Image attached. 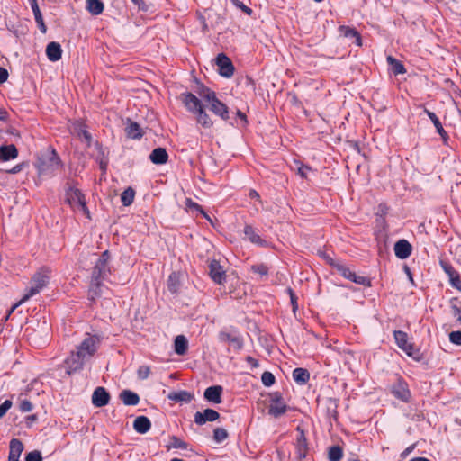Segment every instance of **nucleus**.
<instances>
[{"mask_svg": "<svg viewBox=\"0 0 461 461\" xmlns=\"http://www.w3.org/2000/svg\"><path fill=\"white\" fill-rule=\"evenodd\" d=\"M425 113H427V115L429 117V119L433 122L438 133L442 137V139L444 140H446L447 139V134L446 131L444 130V128H443L440 121L437 117V115L434 113H432L427 109L425 110Z\"/></svg>", "mask_w": 461, "mask_h": 461, "instance_id": "c756f323", "label": "nucleus"}, {"mask_svg": "<svg viewBox=\"0 0 461 461\" xmlns=\"http://www.w3.org/2000/svg\"><path fill=\"white\" fill-rule=\"evenodd\" d=\"M167 397L175 402H190L194 399V394L187 391H178L170 393Z\"/></svg>", "mask_w": 461, "mask_h": 461, "instance_id": "cd10ccee", "label": "nucleus"}, {"mask_svg": "<svg viewBox=\"0 0 461 461\" xmlns=\"http://www.w3.org/2000/svg\"><path fill=\"white\" fill-rule=\"evenodd\" d=\"M19 408L22 411L28 412L32 410V404L29 400L24 399L20 402Z\"/></svg>", "mask_w": 461, "mask_h": 461, "instance_id": "de8ad7c7", "label": "nucleus"}, {"mask_svg": "<svg viewBox=\"0 0 461 461\" xmlns=\"http://www.w3.org/2000/svg\"><path fill=\"white\" fill-rule=\"evenodd\" d=\"M452 314L461 323V309L455 303L451 304Z\"/></svg>", "mask_w": 461, "mask_h": 461, "instance_id": "5fc2aeb1", "label": "nucleus"}, {"mask_svg": "<svg viewBox=\"0 0 461 461\" xmlns=\"http://www.w3.org/2000/svg\"><path fill=\"white\" fill-rule=\"evenodd\" d=\"M66 202L72 208L81 210L85 213L89 214L85 197L77 188L69 186L66 190Z\"/></svg>", "mask_w": 461, "mask_h": 461, "instance_id": "0eeeda50", "label": "nucleus"}, {"mask_svg": "<svg viewBox=\"0 0 461 461\" xmlns=\"http://www.w3.org/2000/svg\"><path fill=\"white\" fill-rule=\"evenodd\" d=\"M135 191L131 187L125 189L121 194V201L124 206H129L133 203Z\"/></svg>", "mask_w": 461, "mask_h": 461, "instance_id": "72a5a7b5", "label": "nucleus"}, {"mask_svg": "<svg viewBox=\"0 0 461 461\" xmlns=\"http://www.w3.org/2000/svg\"><path fill=\"white\" fill-rule=\"evenodd\" d=\"M342 456L343 451L339 446H332L329 448L328 457L330 461H340Z\"/></svg>", "mask_w": 461, "mask_h": 461, "instance_id": "c9c22d12", "label": "nucleus"}, {"mask_svg": "<svg viewBox=\"0 0 461 461\" xmlns=\"http://www.w3.org/2000/svg\"><path fill=\"white\" fill-rule=\"evenodd\" d=\"M209 269L210 276L216 284L221 285L225 282V270L217 260H212L210 262Z\"/></svg>", "mask_w": 461, "mask_h": 461, "instance_id": "9b49d317", "label": "nucleus"}, {"mask_svg": "<svg viewBox=\"0 0 461 461\" xmlns=\"http://www.w3.org/2000/svg\"><path fill=\"white\" fill-rule=\"evenodd\" d=\"M251 271L260 276H265L268 274V267L265 264L252 265L250 267Z\"/></svg>", "mask_w": 461, "mask_h": 461, "instance_id": "79ce46f5", "label": "nucleus"}, {"mask_svg": "<svg viewBox=\"0 0 461 461\" xmlns=\"http://www.w3.org/2000/svg\"><path fill=\"white\" fill-rule=\"evenodd\" d=\"M86 9L93 15H98L104 11V4L101 0H86Z\"/></svg>", "mask_w": 461, "mask_h": 461, "instance_id": "2f4dec72", "label": "nucleus"}, {"mask_svg": "<svg viewBox=\"0 0 461 461\" xmlns=\"http://www.w3.org/2000/svg\"><path fill=\"white\" fill-rule=\"evenodd\" d=\"M237 115H238L241 120H243L245 122H247L246 115H245L242 112L238 111V112H237Z\"/></svg>", "mask_w": 461, "mask_h": 461, "instance_id": "338daca9", "label": "nucleus"}, {"mask_svg": "<svg viewBox=\"0 0 461 461\" xmlns=\"http://www.w3.org/2000/svg\"><path fill=\"white\" fill-rule=\"evenodd\" d=\"M246 361L249 363L252 366L257 367L258 366V361L252 357L249 356L246 357Z\"/></svg>", "mask_w": 461, "mask_h": 461, "instance_id": "e2e57ef3", "label": "nucleus"}, {"mask_svg": "<svg viewBox=\"0 0 461 461\" xmlns=\"http://www.w3.org/2000/svg\"><path fill=\"white\" fill-rule=\"evenodd\" d=\"M169 441H170L169 447L187 449V447H188L187 443L176 436L170 437Z\"/></svg>", "mask_w": 461, "mask_h": 461, "instance_id": "ea45409f", "label": "nucleus"}, {"mask_svg": "<svg viewBox=\"0 0 461 461\" xmlns=\"http://www.w3.org/2000/svg\"><path fill=\"white\" fill-rule=\"evenodd\" d=\"M152 163L156 165L165 164L168 159V155L164 148H156L149 155Z\"/></svg>", "mask_w": 461, "mask_h": 461, "instance_id": "aec40b11", "label": "nucleus"}, {"mask_svg": "<svg viewBox=\"0 0 461 461\" xmlns=\"http://www.w3.org/2000/svg\"><path fill=\"white\" fill-rule=\"evenodd\" d=\"M110 254L106 250L99 257L93 268L91 275V281L88 289V299L95 301L97 297L103 295L104 285L102 282L105 280L109 274H111V267L109 265Z\"/></svg>", "mask_w": 461, "mask_h": 461, "instance_id": "f03ea898", "label": "nucleus"}, {"mask_svg": "<svg viewBox=\"0 0 461 461\" xmlns=\"http://www.w3.org/2000/svg\"><path fill=\"white\" fill-rule=\"evenodd\" d=\"M100 339L95 335L86 334V337L77 346L65 360L67 373L68 375L81 370L85 365L96 352Z\"/></svg>", "mask_w": 461, "mask_h": 461, "instance_id": "f257e3e1", "label": "nucleus"}, {"mask_svg": "<svg viewBox=\"0 0 461 461\" xmlns=\"http://www.w3.org/2000/svg\"><path fill=\"white\" fill-rule=\"evenodd\" d=\"M287 410L288 406L284 402H278L276 403H270L268 413L275 418H278L285 414Z\"/></svg>", "mask_w": 461, "mask_h": 461, "instance_id": "a878e982", "label": "nucleus"}, {"mask_svg": "<svg viewBox=\"0 0 461 461\" xmlns=\"http://www.w3.org/2000/svg\"><path fill=\"white\" fill-rule=\"evenodd\" d=\"M450 284L453 287L461 291V279L459 274H456L455 276L449 279Z\"/></svg>", "mask_w": 461, "mask_h": 461, "instance_id": "864d4df0", "label": "nucleus"}, {"mask_svg": "<svg viewBox=\"0 0 461 461\" xmlns=\"http://www.w3.org/2000/svg\"><path fill=\"white\" fill-rule=\"evenodd\" d=\"M36 167L39 175H53L62 165L56 150L50 148L38 158Z\"/></svg>", "mask_w": 461, "mask_h": 461, "instance_id": "39448f33", "label": "nucleus"}, {"mask_svg": "<svg viewBox=\"0 0 461 461\" xmlns=\"http://www.w3.org/2000/svg\"><path fill=\"white\" fill-rule=\"evenodd\" d=\"M149 367L147 366H141L138 369V376L140 379H146L149 375Z\"/></svg>", "mask_w": 461, "mask_h": 461, "instance_id": "09e8293b", "label": "nucleus"}, {"mask_svg": "<svg viewBox=\"0 0 461 461\" xmlns=\"http://www.w3.org/2000/svg\"><path fill=\"white\" fill-rule=\"evenodd\" d=\"M197 94L202 100L207 103L209 109L215 115L221 117L224 121H227L230 118L227 105L217 98L214 91L203 85H201L198 87Z\"/></svg>", "mask_w": 461, "mask_h": 461, "instance_id": "20e7f679", "label": "nucleus"}, {"mask_svg": "<svg viewBox=\"0 0 461 461\" xmlns=\"http://www.w3.org/2000/svg\"><path fill=\"white\" fill-rule=\"evenodd\" d=\"M23 167V164H18V165L14 166V167H12L11 169H9L7 171V173H9V174L19 173L20 171H22Z\"/></svg>", "mask_w": 461, "mask_h": 461, "instance_id": "052dcab7", "label": "nucleus"}, {"mask_svg": "<svg viewBox=\"0 0 461 461\" xmlns=\"http://www.w3.org/2000/svg\"><path fill=\"white\" fill-rule=\"evenodd\" d=\"M216 64L219 67V73L224 77H230L234 73V67L230 58L224 53H220L216 57Z\"/></svg>", "mask_w": 461, "mask_h": 461, "instance_id": "1a4fd4ad", "label": "nucleus"}, {"mask_svg": "<svg viewBox=\"0 0 461 461\" xmlns=\"http://www.w3.org/2000/svg\"><path fill=\"white\" fill-rule=\"evenodd\" d=\"M221 393H222V387L220 385H214L208 387L204 392V398L208 402H212L213 403H220L221 402Z\"/></svg>", "mask_w": 461, "mask_h": 461, "instance_id": "dca6fc26", "label": "nucleus"}, {"mask_svg": "<svg viewBox=\"0 0 461 461\" xmlns=\"http://www.w3.org/2000/svg\"><path fill=\"white\" fill-rule=\"evenodd\" d=\"M188 349V341L184 335H177L174 340V350L178 356H184Z\"/></svg>", "mask_w": 461, "mask_h": 461, "instance_id": "5701e85b", "label": "nucleus"}, {"mask_svg": "<svg viewBox=\"0 0 461 461\" xmlns=\"http://www.w3.org/2000/svg\"><path fill=\"white\" fill-rule=\"evenodd\" d=\"M8 78V72L5 68L0 67V84L5 82Z\"/></svg>", "mask_w": 461, "mask_h": 461, "instance_id": "13d9d810", "label": "nucleus"}, {"mask_svg": "<svg viewBox=\"0 0 461 461\" xmlns=\"http://www.w3.org/2000/svg\"><path fill=\"white\" fill-rule=\"evenodd\" d=\"M7 119V112L5 109H0V120L5 121Z\"/></svg>", "mask_w": 461, "mask_h": 461, "instance_id": "69168bd1", "label": "nucleus"}, {"mask_svg": "<svg viewBox=\"0 0 461 461\" xmlns=\"http://www.w3.org/2000/svg\"><path fill=\"white\" fill-rule=\"evenodd\" d=\"M78 136L79 137H84V139L86 140V142L89 144L90 141H91V135L90 133L85 130V129H80L79 131H78Z\"/></svg>", "mask_w": 461, "mask_h": 461, "instance_id": "4d7b16f0", "label": "nucleus"}, {"mask_svg": "<svg viewBox=\"0 0 461 461\" xmlns=\"http://www.w3.org/2000/svg\"><path fill=\"white\" fill-rule=\"evenodd\" d=\"M393 335L398 347L408 356L413 357L415 354L414 347L412 344L409 343L407 333L402 330H396Z\"/></svg>", "mask_w": 461, "mask_h": 461, "instance_id": "9d476101", "label": "nucleus"}, {"mask_svg": "<svg viewBox=\"0 0 461 461\" xmlns=\"http://www.w3.org/2000/svg\"><path fill=\"white\" fill-rule=\"evenodd\" d=\"M12 407V402L10 400H5L1 405H0V418H2L7 411Z\"/></svg>", "mask_w": 461, "mask_h": 461, "instance_id": "3c124183", "label": "nucleus"}, {"mask_svg": "<svg viewBox=\"0 0 461 461\" xmlns=\"http://www.w3.org/2000/svg\"><path fill=\"white\" fill-rule=\"evenodd\" d=\"M278 402H283L282 395L279 393H274L271 395V402L270 403H276Z\"/></svg>", "mask_w": 461, "mask_h": 461, "instance_id": "bf43d9fd", "label": "nucleus"}, {"mask_svg": "<svg viewBox=\"0 0 461 461\" xmlns=\"http://www.w3.org/2000/svg\"><path fill=\"white\" fill-rule=\"evenodd\" d=\"M97 159H98L99 167H100L101 170L105 172L107 164H108L107 158L103 154L102 157L98 158Z\"/></svg>", "mask_w": 461, "mask_h": 461, "instance_id": "6e6d98bb", "label": "nucleus"}, {"mask_svg": "<svg viewBox=\"0 0 461 461\" xmlns=\"http://www.w3.org/2000/svg\"><path fill=\"white\" fill-rule=\"evenodd\" d=\"M410 461H430V460H429L426 457H414V458H411Z\"/></svg>", "mask_w": 461, "mask_h": 461, "instance_id": "774afa93", "label": "nucleus"}, {"mask_svg": "<svg viewBox=\"0 0 461 461\" xmlns=\"http://www.w3.org/2000/svg\"><path fill=\"white\" fill-rule=\"evenodd\" d=\"M287 292L290 295L291 304L293 306V312H295L298 308L297 297L291 288H287Z\"/></svg>", "mask_w": 461, "mask_h": 461, "instance_id": "8fccbe9b", "label": "nucleus"}, {"mask_svg": "<svg viewBox=\"0 0 461 461\" xmlns=\"http://www.w3.org/2000/svg\"><path fill=\"white\" fill-rule=\"evenodd\" d=\"M294 164H295L296 167H294V169L296 171V173L302 178L307 179L309 173L312 171V168L310 167L303 165L297 161H295Z\"/></svg>", "mask_w": 461, "mask_h": 461, "instance_id": "e433bc0d", "label": "nucleus"}, {"mask_svg": "<svg viewBox=\"0 0 461 461\" xmlns=\"http://www.w3.org/2000/svg\"><path fill=\"white\" fill-rule=\"evenodd\" d=\"M181 101L188 112L195 114L196 122L205 129H210L213 122L210 115L205 112L202 101L192 93H184L181 95Z\"/></svg>", "mask_w": 461, "mask_h": 461, "instance_id": "7ed1b4c3", "label": "nucleus"}, {"mask_svg": "<svg viewBox=\"0 0 461 461\" xmlns=\"http://www.w3.org/2000/svg\"><path fill=\"white\" fill-rule=\"evenodd\" d=\"M49 271L47 269H41L32 278L31 286L26 294L22 297L20 303H25L32 296L39 294L43 287L49 283Z\"/></svg>", "mask_w": 461, "mask_h": 461, "instance_id": "423d86ee", "label": "nucleus"}, {"mask_svg": "<svg viewBox=\"0 0 461 461\" xmlns=\"http://www.w3.org/2000/svg\"><path fill=\"white\" fill-rule=\"evenodd\" d=\"M330 263L345 278L349 279L356 284L363 285L365 286L371 285V282L368 278H366L365 276H357L355 272H352L347 266L340 264V263H335L332 260H330Z\"/></svg>", "mask_w": 461, "mask_h": 461, "instance_id": "6e6552de", "label": "nucleus"}, {"mask_svg": "<svg viewBox=\"0 0 461 461\" xmlns=\"http://www.w3.org/2000/svg\"><path fill=\"white\" fill-rule=\"evenodd\" d=\"M46 55L50 61H58L61 59L62 50L59 43L51 41L47 45Z\"/></svg>", "mask_w": 461, "mask_h": 461, "instance_id": "f3484780", "label": "nucleus"}, {"mask_svg": "<svg viewBox=\"0 0 461 461\" xmlns=\"http://www.w3.org/2000/svg\"><path fill=\"white\" fill-rule=\"evenodd\" d=\"M232 3L233 5L240 9L242 12H244L245 14H247L248 15H251L252 14V10L251 8H249V6H247L246 5H244L242 2L239 1V0H232Z\"/></svg>", "mask_w": 461, "mask_h": 461, "instance_id": "a18cd8bd", "label": "nucleus"}, {"mask_svg": "<svg viewBox=\"0 0 461 461\" xmlns=\"http://www.w3.org/2000/svg\"><path fill=\"white\" fill-rule=\"evenodd\" d=\"M249 197L252 198V199H257L260 203H262L261 199H260V196L258 194V193L255 190H250L249 194Z\"/></svg>", "mask_w": 461, "mask_h": 461, "instance_id": "680f3d73", "label": "nucleus"}, {"mask_svg": "<svg viewBox=\"0 0 461 461\" xmlns=\"http://www.w3.org/2000/svg\"><path fill=\"white\" fill-rule=\"evenodd\" d=\"M31 4V7L32 9L35 21L42 33H45L47 31V28L43 22V17L41 15V10L39 8V5L37 4V0H29Z\"/></svg>", "mask_w": 461, "mask_h": 461, "instance_id": "393cba45", "label": "nucleus"}, {"mask_svg": "<svg viewBox=\"0 0 461 461\" xmlns=\"http://www.w3.org/2000/svg\"><path fill=\"white\" fill-rule=\"evenodd\" d=\"M449 340L453 344L461 346V331H452L449 334Z\"/></svg>", "mask_w": 461, "mask_h": 461, "instance_id": "49530a36", "label": "nucleus"}, {"mask_svg": "<svg viewBox=\"0 0 461 461\" xmlns=\"http://www.w3.org/2000/svg\"><path fill=\"white\" fill-rule=\"evenodd\" d=\"M275 376L272 373L268 372V371H265L262 375H261V381H262V384L265 385V386H271L274 384L275 383Z\"/></svg>", "mask_w": 461, "mask_h": 461, "instance_id": "37998d69", "label": "nucleus"}, {"mask_svg": "<svg viewBox=\"0 0 461 461\" xmlns=\"http://www.w3.org/2000/svg\"><path fill=\"white\" fill-rule=\"evenodd\" d=\"M151 428V422L146 416H138L133 422V429L140 434L147 433Z\"/></svg>", "mask_w": 461, "mask_h": 461, "instance_id": "a211bd4d", "label": "nucleus"}, {"mask_svg": "<svg viewBox=\"0 0 461 461\" xmlns=\"http://www.w3.org/2000/svg\"><path fill=\"white\" fill-rule=\"evenodd\" d=\"M25 461H42L41 454L39 451H32L25 456Z\"/></svg>", "mask_w": 461, "mask_h": 461, "instance_id": "c03bdc74", "label": "nucleus"}, {"mask_svg": "<svg viewBox=\"0 0 461 461\" xmlns=\"http://www.w3.org/2000/svg\"><path fill=\"white\" fill-rule=\"evenodd\" d=\"M125 131L127 136L131 139H140L143 135L140 125L134 122H130Z\"/></svg>", "mask_w": 461, "mask_h": 461, "instance_id": "7c9ffc66", "label": "nucleus"}, {"mask_svg": "<svg viewBox=\"0 0 461 461\" xmlns=\"http://www.w3.org/2000/svg\"><path fill=\"white\" fill-rule=\"evenodd\" d=\"M393 393L397 398L403 401H407L410 395L409 391L402 384H399L397 388L394 387Z\"/></svg>", "mask_w": 461, "mask_h": 461, "instance_id": "58836bf2", "label": "nucleus"}, {"mask_svg": "<svg viewBox=\"0 0 461 461\" xmlns=\"http://www.w3.org/2000/svg\"><path fill=\"white\" fill-rule=\"evenodd\" d=\"M110 394L104 387H97L92 394V403L95 407H104L109 403Z\"/></svg>", "mask_w": 461, "mask_h": 461, "instance_id": "ddd939ff", "label": "nucleus"}, {"mask_svg": "<svg viewBox=\"0 0 461 461\" xmlns=\"http://www.w3.org/2000/svg\"><path fill=\"white\" fill-rule=\"evenodd\" d=\"M339 33L342 36H344L345 38L354 39L355 43L357 46L362 45L361 36L356 29L342 25V26H339Z\"/></svg>", "mask_w": 461, "mask_h": 461, "instance_id": "4be33fe9", "label": "nucleus"}, {"mask_svg": "<svg viewBox=\"0 0 461 461\" xmlns=\"http://www.w3.org/2000/svg\"><path fill=\"white\" fill-rule=\"evenodd\" d=\"M167 287L171 293H176L179 288V280L176 273H172L167 280Z\"/></svg>", "mask_w": 461, "mask_h": 461, "instance_id": "4c0bfd02", "label": "nucleus"}, {"mask_svg": "<svg viewBox=\"0 0 461 461\" xmlns=\"http://www.w3.org/2000/svg\"><path fill=\"white\" fill-rule=\"evenodd\" d=\"M296 431L298 432V436L296 438V454L299 459L305 458L308 452V443L304 434V431L301 429V427L296 428Z\"/></svg>", "mask_w": 461, "mask_h": 461, "instance_id": "f8f14e48", "label": "nucleus"}, {"mask_svg": "<svg viewBox=\"0 0 461 461\" xmlns=\"http://www.w3.org/2000/svg\"><path fill=\"white\" fill-rule=\"evenodd\" d=\"M244 234L250 240V242L262 247L266 245V241L260 238V236L251 226L247 225L244 228Z\"/></svg>", "mask_w": 461, "mask_h": 461, "instance_id": "bb28decb", "label": "nucleus"}, {"mask_svg": "<svg viewBox=\"0 0 461 461\" xmlns=\"http://www.w3.org/2000/svg\"><path fill=\"white\" fill-rule=\"evenodd\" d=\"M185 210L187 212H197L202 214L204 218L211 221L210 217L206 214V212L203 210V208L190 198H186L185 201Z\"/></svg>", "mask_w": 461, "mask_h": 461, "instance_id": "473e14b6", "label": "nucleus"}, {"mask_svg": "<svg viewBox=\"0 0 461 461\" xmlns=\"http://www.w3.org/2000/svg\"><path fill=\"white\" fill-rule=\"evenodd\" d=\"M23 303H20V301H19V302H17V303H15V304H14V305L10 309V311L8 312V314H7V316L5 317V320H7V319L9 318L10 314H11V313H12V312H14V310H15L19 305H21V304H23Z\"/></svg>", "mask_w": 461, "mask_h": 461, "instance_id": "0e129e2a", "label": "nucleus"}, {"mask_svg": "<svg viewBox=\"0 0 461 461\" xmlns=\"http://www.w3.org/2000/svg\"><path fill=\"white\" fill-rule=\"evenodd\" d=\"M220 414L212 409H205L203 412L197 411L194 414V422L197 425H203L207 421H214L218 420Z\"/></svg>", "mask_w": 461, "mask_h": 461, "instance_id": "4468645a", "label": "nucleus"}, {"mask_svg": "<svg viewBox=\"0 0 461 461\" xmlns=\"http://www.w3.org/2000/svg\"><path fill=\"white\" fill-rule=\"evenodd\" d=\"M394 253L401 259L407 258L411 254V245L406 240H400L394 245Z\"/></svg>", "mask_w": 461, "mask_h": 461, "instance_id": "2eb2a0df", "label": "nucleus"}, {"mask_svg": "<svg viewBox=\"0 0 461 461\" xmlns=\"http://www.w3.org/2000/svg\"><path fill=\"white\" fill-rule=\"evenodd\" d=\"M387 62L390 64L391 69L395 75L405 73L406 70L404 68V66L393 57L388 56Z\"/></svg>", "mask_w": 461, "mask_h": 461, "instance_id": "f704fd0d", "label": "nucleus"}, {"mask_svg": "<svg viewBox=\"0 0 461 461\" xmlns=\"http://www.w3.org/2000/svg\"><path fill=\"white\" fill-rule=\"evenodd\" d=\"M228 438V432L225 429L217 428L213 431V438L217 443H221Z\"/></svg>", "mask_w": 461, "mask_h": 461, "instance_id": "a19ab883", "label": "nucleus"}, {"mask_svg": "<svg viewBox=\"0 0 461 461\" xmlns=\"http://www.w3.org/2000/svg\"><path fill=\"white\" fill-rule=\"evenodd\" d=\"M442 267L446 274L448 276L449 279L458 274L450 265L442 264Z\"/></svg>", "mask_w": 461, "mask_h": 461, "instance_id": "603ef678", "label": "nucleus"}, {"mask_svg": "<svg viewBox=\"0 0 461 461\" xmlns=\"http://www.w3.org/2000/svg\"><path fill=\"white\" fill-rule=\"evenodd\" d=\"M18 157V150L14 144L2 145L0 147V158L3 161L15 159Z\"/></svg>", "mask_w": 461, "mask_h": 461, "instance_id": "6ab92c4d", "label": "nucleus"}, {"mask_svg": "<svg viewBox=\"0 0 461 461\" xmlns=\"http://www.w3.org/2000/svg\"><path fill=\"white\" fill-rule=\"evenodd\" d=\"M293 378L296 383L304 384L309 381L310 374L307 369L297 367L293 371Z\"/></svg>", "mask_w": 461, "mask_h": 461, "instance_id": "c85d7f7f", "label": "nucleus"}, {"mask_svg": "<svg viewBox=\"0 0 461 461\" xmlns=\"http://www.w3.org/2000/svg\"><path fill=\"white\" fill-rule=\"evenodd\" d=\"M120 399L125 405L135 406L140 402V397L136 393L130 390H123L120 393Z\"/></svg>", "mask_w": 461, "mask_h": 461, "instance_id": "b1692460", "label": "nucleus"}, {"mask_svg": "<svg viewBox=\"0 0 461 461\" xmlns=\"http://www.w3.org/2000/svg\"><path fill=\"white\" fill-rule=\"evenodd\" d=\"M23 450V443L17 438H13L10 441V452H9V457H8L9 461L18 460Z\"/></svg>", "mask_w": 461, "mask_h": 461, "instance_id": "412c9836", "label": "nucleus"}]
</instances>
